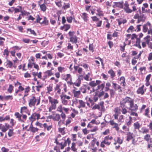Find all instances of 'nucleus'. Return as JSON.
Segmentation results:
<instances>
[{"mask_svg": "<svg viewBox=\"0 0 152 152\" xmlns=\"http://www.w3.org/2000/svg\"><path fill=\"white\" fill-rule=\"evenodd\" d=\"M48 99L49 103H51V105L49 107L48 111L49 112H51L52 110L56 109V105L59 102L57 99H56L50 96L48 97Z\"/></svg>", "mask_w": 152, "mask_h": 152, "instance_id": "nucleus-1", "label": "nucleus"}, {"mask_svg": "<svg viewBox=\"0 0 152 152\" xmlns=\"http://www.w3.org/2000/svg\"><path fill=\"white\" fill-rule=\"evenodd\" d=\"M40 97L36 98L34 95H32L28 101V104L30 107H32L34 106L37 103L36 105L37 106L40 104Z\"/></svg>", "mask_w": 152, "mask_h": 152, "instance_id": "nucleus-2", "label": "nucleus"}, {"mask_svg": "<svg viewBox=\"0 0 152 152\" xmlns=\"http://www.w3.org/2000/svg\"><path fill=\"white\" fill-rule=\"evenodd\" d=\"M133 100V99L129 97H126L121 102V107H127L128 106L130 105Z\"/></svg>", "mask_w": 152, "mask_h": 152, "instance_id": "nucleus-3", "label": "nucleus"}, {"mask_svg": "<svg viewBox=\"0 0 152 152\" xmlns=\"http://www.w3.org/2000/svg\"><path fill=\"white\" fill-rule=\"evenodd\" d=\"M50 119H52L54 121H58L60 119V115L58 114H53L48 117Z\"/></svg>", "mask_w": 152, "mask_h": 152, "instance_id": "nucleus-4", "label": "nucleus"}, {"mask_svg": "<svg viewBox=\"0 0 152 152\" xmlns=\"http://www.w3.org/2000/svg\"><path fill=\"white\" fill-rule=\"evenodd\" d=\"M146 90V88H144V86L143 85L141 87H140L137 90V93L138 94L142 95Z\"/></svg>", "mask_w": 152, "mask_h": 152, "instance_id": "nucleus-5", "label": "nucleus"}, {"mask_svg": "<svg viewBox=\"0 0 152 152\" xmlns=\"http://www.w3.org/2000/svg\"><path fill=\"white\" fill-rule=\"evenodd\" d=\"M40 115L39 113H33L30 117L29 118V119L31 121H34L36 119H39L40 117Z\"/></svg>", "mask_w": 152, "mask_h": 152, "instance_id": "nucleus-6", "label": "nucleus"}, {"mask_svg": "<svg viewBox=\"0 0 152 152\" xmlns=\"http://www.w3.org/2000/svg\"><path fill=\"white\" fill-rule=\"evenodd\" d=\"M126 135V140L128 142L133 139L135 137V136L133 134V133H131V132H127Z\"/></svg>", "mask_w": 152, "mask_h": 152, "instance_id": "nucleus-7", "label": "nucleus"}, {"mask_svg": "<svg viewBox=\"0 0 152 152\" xmlns=\"http://www.w3.org/2000/svg\"><path fill=\"white\" fill-rule=\"evenodd\" d=\"M114 140L115 142L114 143V144L115 145L117 143H118L119 144H122L123 143L124 139L121 137H118L115 138L114 139Z\"/></svg>", "mask_w": 152, "mask_h": 152, "instance_id": "nucleus-8", "label": "nucleus"}, {"mask_svg": "<svg viewBox=\"0 0 152 152\" xmlns=\"http://www.w3.org/2000/svg\"><path fill=\"white\" fill-rule=\"evenodd\" d=\"M137 106L136 104H134V101H133L131 103L130 105V107L128 109L131 111H136L137 110Z\"/></svg>", "mask_w": 152, "mask_h": 152, "instance_id": "nucleus-9", "label": "nucleus"}, {"mask_svg": "<svg viewBox=\"0 0 152 152\" xmlns=\"http://www.w3.org/2000/svg\"><path fill=\"white\" fill-rule=\"evenodd\" d=\"M124 5L125 7L124 9L126 12L127 13H130L132 12V11L129 9V4L127 2H125Z\"/></svg>", "mask_w": 152, "mask_h": 152, "instance_id": "nucleus-10", "label": "nucleus"}, {"mask_svg": "<svg viewBox=\"0 0 152 152\" xmlns=\"http://www.w3.org/2000/svg\"><path fill=\"white\" fill-rule=\"evenodd\" d=\"M113 3L114 5L113 6L114 8L118 7L119 8H122L123 7V1L119 2H114Z\"/></svg>", "mask_w": 152, "mask_h": 152, "instance_id": "nucleus-11", "label": "nucleus"}, {"mask_svg": "<svg viewBox=\"0 0 152 152\" xmlns=\"http://www.w3.org/2000/svg\"><path fill=\"white\" fill-rule=\"evenodd\" d=\"M9 125H7L6 124H5V126L1 124H0V129L3 132H5L9 128Z\"/></svg>", "mask_w": 152, "mask_h": 152, "instance_id": "nucleus-12", "label": "nucleus"}, {"mask_svg": "<svg viewBox=\"0 0 152 152\" xmlns=\"http://www.w3.org/2000/svg\"><path fill=\"white\" fill-rule=\"evenodd\" d=\"M81 16L82 18L86 22H87L88 20V14L86 13L83 12L81 13Z\"/></svg>", "mask_w": 152, "mask_h": 152, "instance_id": "nucleus-13", "label": "nucleus"}, {"mask_svg": "<svg viewBox=\"0 0 152 152\" xmlns=\"http://www.w3.org/2000/svg\"><path fill=\"white\" fill-rule=\"evenodd\" d=\"M15 115L16 118L18 119L19 121L20 122H23V120L21 119L22 115L20 114L18 112H15Z\"/></svg>", "mask_w": 152, "mask_h": 152, "instance_id": "nucleus-14", "label": "nucleus"}, {"mask_svg": "<svg viewBox=\"0 0 152 152\" xmlns=\"http://www.w3.org/2000/svg\"><path fill=\"white\" fill-rule=\"evenodd\" d=\"M72 77L70 74H67L66 75V77L65 78V80L68 83L71 85L72 83Z\"/></svg>", "mask_w": 152, "mask_h": 152, "instance_id": "nucleus-15", "label": "nucleus"}, {"mask_svg": "<svg viewBox=\"0 0 152 152\" xmlns=\"http://www.w3.org/2000/svg\"><path fill=\"white\" fill-rule=\"evenodd\" d=\"M38 129L37 128L34 127L32 124V122L29 126V129L27 130L28 131H31L33 132H37Z\"/></svg>", "mask_w": 152, "mask_h": 152, "instance_id": "nucleus-16", "label": "nucleus"}, {"mask_svg": "<svg viewBox=\"0 0 152 152\" xmlns=\"http://www.w3.org/2000/svg\"><path fill=\"white\" fill-rule=\"evenodd\" d=\"M110 124L115 128V129L118 131L119 129L118 125L117 124L115 123L113 121H111L110 122Z\"/></svg>", "mask_w": 152, "mask_h": 152, "instance_id": "nucleus-17", "label": "nucleus"}, {"mask_svg": "<svg viewBox=\"0 0 152 152\" xmlns=\"http://www.w3.org/2000/svg\"><path fill=\"white\" fill-rule=\"evenodd\" d=\"M72 93L73 94L74 97L76 98H79L80 94V91H76L75 90H73Z\"/></svg>", "mask_w": 152, "mask_h": 152, "instance_id": "nucleus-18", "label": "nucleus"}, {"mask_svg": "<svg viewBox=\"0 0 152 152\" xmlns=\"http://www.w3.org/2000/svg\"><path fill=\"white\" fill-rule=\"evenodd\" d=\"M78 102L79 105L78 107L79 108L81 107H86V103L83 102L82 100H79Z\"/></svg>", "mask_w": 152, "mask_h": 152, "instance_id": "nucleus-19", "label": "nucleus"}, {"mask_svg": "<svg viewBox=\"0 0 152 152\" xmlns=\"http://www.w3.org/2000/svg\"><path fill=\"white\" fill-rule=\"evenodd\" d=\"M70 41L73 43H76L77 41V37L76 36H72L70 38Z\"/></svg>", "mask_w": 152, "mask_h": 152, "instance_id": "nucleus-20", "label": "nucleus"}, {"mask_svg": "<svg viewBox=\"0 0 152 152\" xmlns=\"http://www.w3.org/2000/svg\"><path fill=\"white\" fill-rule=\"evenodd\" d=\"M74 69L76 71H77L80 74H81L82 73L83 71V69L82 68L79 67V66H74Z\"/></svg>", "mask_w": 152, "mask_h": 152, "instance_id": "nucleus-21", "label": "nucleus"}, {"mask_svg": "<svg viewBox=\"0 0 152 152\" xmlns=\"http://www.w3.org/2000/svg\"><path fill=\"white\" fill-rule=\"evenodd\" d=\"M60 85L57 84L56 85L55 88V91H56V93L58 94H60L61 92V89L60 88Z\"/></svg>", "mask_w": 152, "mask_h": 152, "instance_id": "nucleus-22", "label": "nucleus"}, {"mask_svg": "<svg viewBox=\"0 0 152 152\" xmlns=\"http://www.w3.org/2000/svg\"><path fill=\"white\" fill-rule=\"evenodd\" d=\"M133 126L135 129L139 130L140 127L141 125L138 122H136L134 123Z\"/></svg>", "mask_w": 152, "mask_h": 152, "instance_id": "nucleus-23", "label": "nucleus"}, {"mask_svg": "<svg viewBox=\"0 0 152 152\" xmlns=\"http://www.w3.org/2000/svg\"><path fill=\"white\" fill-rule=\"evenodd\" d=\"M6 63V66L7 67H9L10 68H11L13 65V63L12 62L10 61V60H7Z\"/></svg>", "mask_w": 152, "mask_h": 152, "instance_id": "nucleus-24", "label": "nucleus"}, {"mask_svg": "<svg viewBox=\"0 0 152 152\" xmlns=\"http://www.w3.org/2000/svg\"><path fill=\"white\" fill-rule=\"evenodd\" d=\"M140 38H137V40L136 42V46L139 48L141 49V47L140 45Z\"/></svg>", "mask_w": 152, "mask_h": 152, "instance_id": "nucleus-25", "label": "nucleus"}, {"mask_svg": "<svg viewBox=\"0 0 152 152\" xmlns=\"http://www.w3.org/2000/svg\"><path fill=\"white\" fill-rule=\"evenodd\" d=\"M145 20V18L144 17V15H141L139 16L138 19V20L137 23H139L141 21H144Z\"/></svg>", "mask_w": 152, "mask_h": 152, "instance_id": "nucleus-26", "label": "nucleus"}, {"mask_svg": "<svg viewBox=\"0 0 152 152\" xmlns=\"http://www.w3.org/2000/svg\"><path fill=\"white\" fill-rule=\"evenodd\" d=\"M30 88L29 86H27L25 88L24 91V97H26L28 95V93L30 91Z\"/></svg>", "mask_w": 152, "mask_h": 152, "instance_id": "nucleus-27", "label": "nucleus"}, {"mask_svg": "<svg viewBox=\"0 0 152 152\" xmlns=\"http://www.w3.org/2000/svg\"><path fill=\"white\" fill-rule=\"evenodd\" d=\"M108 73L110 75L112 78H113L115 76V73L112 69H110L108 71Z\"/></svg>", "mask_w": 152, "mask_h": 152, "instance_id": "nucleus-28", "label": "nucleus"}, {"mask_svg": "<svg viewBox=\"0 0 152 152\" xmlns=\"http://www.w3.org/2000/svg\"><path fill=\"white\" fill-rule=\"evenodd\" d=\"M120 81H121L120 84L123 86H125V79L124 77H121L120 79Z\"/></svg>", "mask_w": 152, "mask_h": 152, "instance_id": "nucleus-29", "label": "nucleus"}, {"mask_svg": "<svg viewBox=\"0 0 152 152\" xmlns=\"http://www.w3.org/2000/svg\"><path fill=\"white\" fill-rule=\"evenodd\" d=\"M109 140L108 139V138L105 137L104 139V140L103 141L105 144L107 145H110L111 143V142L110 141H109Z\"/></svg>", "mask_w": 152, "mask_h": 152, "instance_id": "nucleus-30", "label": "nucleus"}, {"mask_svg": "<svg viewBox=\"0 0 152 152\" xmlns=\"http://www.w3.org/2000/svg\"><path fill=\"white\" fill-rule=\"evenodd\" d=\"M40 7L41 10L45 12L46 9V7L45 4L43 3L39 5Z\"/></svg>", "mask_w": 152, "mask_h": 152, "instance_id": "nucleus-31", "label": "nucleus"}, {"mask_svg": "<svg viewBox=\"0 0 152 152\" xmlns=\"http://www.w3.org/2000/svg\"><path fill=\"white\" fill-rule=\"evenodd\" d=\"M19 7L20 8V9L15 8L14 7H11V8L13 9L14 10L15 13L17 12H21V10H22L21 7V6H20V7Z\"/></svg>", "mask_w": 152, "mask_h": 152, "instance_id": "nucleus-32", "label": "nucleus"}, {"mask_svg": "<svg viewBox=\"0 0 152 152\" xmlns=\"http://www.w3.org/2000/svg\"><path fill=\"white\" fill-rule=\"evenodd\" d=\"M12 95L5 96L4 97V99L5 100H7L9 99L12 100Z\"/></svg>", "mask_w": 152, "mask_h": 152, "instance_id": "nucleus-33", "label": "nucleus"}, {"mask_svg": "<svg viewBox=\"0 0 152 152\" xmlns=\"http://www.w3.org/2000/svg\"><path fill=\"white\" fill-rule=\"evenodd\" d=\"M13 87L11 84H10L9 86V87L7 89V91L9 93H11L13 90Z\"/></svg>", "mask_w": 152, "mask_h": 152, "instance_id": "nucleus-34", "label": "nucleus"}, {"mask_svg": "<svg viewBox=\"0 0 152 152\" xmlns=\"http://www.w3.org/2000/svg\"><path fill=\"white\" fill-rule=\"evenodd\" d=\"M61 99L62 104L65 105H67L68 103V101L66 99L62 98H61Z\"/></svg>", "mask_w": 152, "mask_h": 152, "instance_id": "nucleus-35", "label": "nucleus"}, {"mask_svg": "<svg viewBox=\"0 0 152 152\" xmlns=\"http://www.w3.org/2000/svg\"><path fill=\"white\" fill-rule=\"evenodd\" d=\"M63 107L61 105H59L57 108V111L60 112V113H62L63 112Z\"/></svg>", "mask_w": 152, "mask_h": 152, "instance_id": "nucleus-36", "label": "nucleus"}, {"mask_svg": "<svg viewBox=\"0 0 152 152\" xmlns=\"http://www.w3.org/2000/svg\"><path fill=\"white\" fill-rule=\"evenodd\" d=\"M96 11L98 12V14L97 15H98L99 16H103V14L102 13V11H101L99 9H98L96 10Z\"/></svg>", "mask_w": 152, "mask_h": 152, "instance_id": "nucleus-37", "label": "nucleus"}, {"mask_svg": "<svg viewBox=\"0 0 152 152\" xmlns=\"http://www.w3.org/2000/svg\"><path fill=\"white\" fill-rule=\"evenodd\" d=\"M41 23L45 25H47L48 24V21L45 18H44V20L41 21Z\"/></svg>", "mask_w": 152, "mask_h": 152, "instance_id": "nucleus-38", "label": "nucleus"}, {"mask_svg": "<svg viewBox=\"0 0 152 152\" xmlns=\"http://www.w3.org/2000/svg\"><path fill=\"white\" fill-rule=\"evenodd\" d=\"M149 108H146L145 110V113L144 114L145 115L146 117L150 118V116L149 115Z\"/></svg>", "mask_w": 152, "mask_h": 152, "instance_id": "nucleus-39", "label": "nucleus"}, {"mask_svg": "<svg viewBox=\"0 0 152 152\" xmlns=\"http://www.w3.org/2000/svg\"><path fill=\"white\" fill-rule=\"evenodd\" d=\"M27 31H29L31 34H33L34 36L37 35V34L35 33V31L34 30H32L31 28L28 29Z\"/></svg>", "mask_w": 152, "mask_h": 152, "instance_id": "nucleus-40", "label": "nucleus"}, {"mask_svg": "<svg viewBox=\"0 0 152 152\" xmlns=\"http://www.w3.org/2000/svg\"><path fill=\"white\" fill-rule=\"evenodd\" d=\"M114 112L115 113L119 115L120 114V110L118 107H116L115 108Z\"/></svg>", "mask_w": 152, "mask_h": 152, "instance_id": "nucleus-41", "label": "nucleus"}, {"mask_svg": "<svg viewBox=\"0 0 152 152\" xmlns=\"http://www.w3.org/2000/svg\"><path fill=\"white\" fill-rule=\"evenodd\" d=\"M142 133L143 134H146L148 133L149 132V129L144 127L142 128Z\"/></svg>", "mask_w": 152, "mask_h": 152, "instance_id": "nucleus-42", "label": "nucleus"}, {"mask_svg": "<svg viewBox=\"0 0 152 152\" xmlns=\"http://www.w3.org/2000/svg\"><path fill=\"white\" fill-rule=\"evenodd\" d=\"M150 138V135L148 134H147L144 136V139L147 141H148Z\"/></svg>", "mask_w": 152, "mask_h": 152, "instance_id": "nucleus-43", "label": "nucleus"}, {"mask_svg": "<svg viewBox=\"0 0 152 152\" xmlns=\"http://www.w3.org/2000/svg\"><path fill=\"white\" fill-rule=\"evenodd\" d=\"M60 97L62 98L65 99H66L67 100H69L70 99V97L69 96H67L66 95H61L60 96Z\"/></svg>", "mask_w": 152, "mask_h": 152, "instance_id": "nucleus-44", "label": "nucleus"}, {"mask_svg": "<svg viewBox=\"0 0 152 152\" xmlns=\"http://www.w3.org/2000/svg\"><path fill=\"white\" fill-rule=\"evenodd\" d=\"M65 129V128L64 127L63 128H60L59 129V132L61 133L62 135H64L65 134V132L64 131Z\"/></svg>", "mask_w": 152, "mask_h": 152, "instance_id": "nucleus-45", "label": "nucleus"}, {"mask_svg": "<svg viewBox=\"0 0 152 152\" xmlns=\"http://www.w3.org/2000/svg\"><path fill=\"white\" fill-rule=\"evenodd\" d=\"M72 119L71 117H68V118L66 121L65 124L66 126L69 124L71 122Z\"/></svg>", "mask_w": 152, "mask_h": 152, "instance_id": "nucleus-46", "label": "nucleus"}, {"mask_svg": "<svg viewBox=\"0 0 152 152\" xmlns=\"http://www.w3.org/2000/svg\"><path fill=\"white\" fill-rule=\"evenodd\" d=\"M61 114L60 115L63 119V120L64 121L66 117V116L65 113H64L63 112L61 113Z\"/></svg>", "mask_w": 152, "mask_h": 152, "instance_id": "nucleus-47", "label": "nucleus"}, {"mask_svg": "<svg viewBox=\"0 0 152 152\" xmlns=\"http://www.w3.org/2000/svg\"><path fill=\"white\" fill-rule=\"evenodd\" d=\"M75 142H73L72 143V146L71 148L73 151H75L77 150V149L75 148Z\"/></svg>", "mask_w": 152, "mask_h": 152, "instance_id": "nucleus-48", "label": "nucleus"}, {"mask_svg": "<svg viewBox=\"0 0 152 152\" xmlns=\"http://www.w3.org/2000/svg\"><path fill=\"white\" fill-rule=\"evenodd\" d=\"M89 85L92 87H94L96 86V83L94 81H92L90 82Z\"/></svg>", "mask_w": 152, "mask_h": 152, "instance_id": "nucleus-49", "label": "nucleus"}, {"mask_svg": "<svg viewBox=\"0 0 152 152\" xmlns=\"http://www.w3.org/2000/svg\"><path fill=\"white\" fill-rule=\"evenodd\" d=\"M105 86V84L104 83L102 84L101 85L98 86V89H101V90H103Z\"/></svg>", "mask_w": 152, "mask_h": 152, "instance_id": "nucleus-50", "label": "nucleus"}, {"mask_svg": "<svg viewBox=\"0 0 152 152\" xmlns=\"http://www.w3.org/2000/svg\"><path fill=\"white\" fill-rule=\"evenodd\" d=\"M34 63H32L30 61H29L28 63V68H31L34 65Z\"/></svg>", "mask_w": 152, "mask_h": 152, "instance_id": "nucleus-51", "label": "nucleus"}, {"mask_svg": "<svg viewBox=\"0 0 152 152\" xmlns=\"http://www.w3.org/2000/svg\"><path fill=\"white\" fill-rule=\"evenodd\" d=\"M150 37V36H149V35L147 36L146 37L144 38V41H145L146 42L148 43L150 41V40L149 39Z\"/></svg>", "mask_w": 152, "mask_h": 152, "instance_id": "nucleus-52", "label": "nucleus"}, {"mask_svg": "<svg viewBox=\"0 0 152 152\" xmlns=\"http://www.w3.org/2000/svg\"><path fill=\"white\" fill-rule=\"evenodd\" d=\"M90 75V73H88L87 75H86L85 76H84V79L86 80H88L89 78Z\"/></svg>", "mask_w": 152, "mask_h": 152, "instance_id": "nucleus-53", "label": "nucleus"}, {"mask_svg": "<svg viewBox=\"0 0 152 152\" xmlns=\"http://www.w3.org/2000/svg\"><path fill=\"white\" fill-rule=\"evenodd\" d=\"M73 18L71 16L68 17L67 18V21L69 23H71L72 22Z\"/></svg>", "mask_w": 152, "mask_h": 152, "instance_id": "nucleus-54", "label": "nucleus"}, {"mask_svg": "<svg viewBox=\"0 0 152 152\" xmlns=\"http://www.w3.org/2000/svg\"><path fill=\"white\" fill-rule=\"evenodd\" d=\"M5 39L3 37H0V45H3L4 41H5Z\"/></svg>", "mask_w": 152, "mask_h": 152, "instance_id": "nucleus-55", "label": "nucleus"}, {"mask_svg": "<svg viewBox=\"0 0 152 152\" xmlns=\"http://www.w3.org/2000/svg\"><path fill=\"white\" fill-rule=\"evenodd\" d=\"M143 31L144 32H146L148 30V28L146 25H144L143 26Z\"/></svg>", "mask_w": 152, "mask_h": 152, "instance_id": "nucleus-56", "label": "nucleus"}, {"mask_svg": "<svg viewBox=\"0 0 152 152\" xmlns=\"http://www.w3.org/2000/svg\"><path fill=\"white\" fill-rule=\"evenodd\" d=\"M46 73L47 74L48 76H51L53 75V73L51 70H48L46 71Z\"/></svg>", "mask_w": 152, "mask_h": 152, "instance_id": "nucleus-57", "label": "nucleus"}, {"mask_svg": "<svg viewBox=\"0 0 152 152\" xmlns=\"http://www.w3.org/2000/svg\"><path fill=\"white\" fill-rule=\"evenodd\" d=\"M13 134V130L10 129L9 130V132H8V135L9 137H10L12 136Z\"/></svg>", "mask_w": 152, "mask_h": 152, "instance_id": "nucleus-58", "label": "nucleus"}, {"mask_svg": "<svg viewBox=\"0 0 152 152\" xmlns=\"http://www.w3.org/2000/svg\"><path fill=\"white\" fill-rule=\"evenodd\" d=\"M55 3L56 5L58 7H61V1H55Z\"/></svg>", "mask_w": 152, "mask_h": 152, "instance_id": "nucleus-59", "label": "nucleus"}, {"mask_svg": "<svg viewBox=\"0 0 152 152\" xmlns=\"http://www.w3.org/2000/svg\"><path fill=\"white\" fill-rule=\"evenodd\" d=\"M64 5L63 7L65 10H66L67 8H68L70 7V4L69 3H68L67 4H64Z\"/></svg>", "mask_w": 152, "mask_h": 152, "instance_id": "nucleus-60", "label": "nucleus"}, {"mask_svg": "<svg viewBox=\"0 0 152 152\" xmlns=\"http://www.w3.org/2000/svg\"><path fill=\"white\" fill-rule=\"evenodd\" d=\"M63 110L66 114H68L69 113V108H66L64 107H63Z\"/></svg>", "mask_w": 152, "mask_h": 152, "instance_id": "nucleus-61", "label": "nucleus"}, {"mask_svg": "<svg viewBox=\"0 0 152 152\" xmlns=\"http://www.w3.org/2000/svg\"><path fill=\"white\" fill-rule=\"evenodd\" d=\"M24 76L25 78H28L30 77H31V75L29 73L27 72L24 73Z\"/></svg>", "mask_w": 152, "mask_h": 152, "instance_id": "nucleus-62", "label": "nucleus"}, {"mask_svg": "<svg viewBox=\"0 0 152 152\" xmlns=\"http://www.w3.org/2000/svg\"><path fill=\"white\" fill-rule=\"evenodd\" d=\"M1 150L2 152H8L9 151L8 149L4 147H3L1 148Z\"/></svg>", "mask_w": 152, "mask_h": 152, "instance_id": "nucleus-63", "label": "nucleus"}, {"mask_svg": "<svg viewBox=\"0 0 152 152\" xmlns=\"http://www.w3.org/2000/svg\"><path fill=\"white\" fill-rule=\"evenodd\" d=\"M148 60L149 61L152 60V53H151L149 54L148 57Z\"/></svg>", "mask_w": 152, "mask_h": 152, "instance_id": "nucleus-64", "label": "nucleus"}]
</instances>
